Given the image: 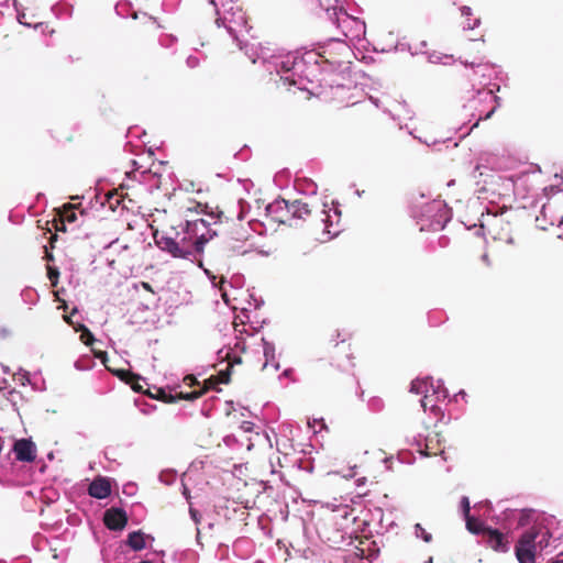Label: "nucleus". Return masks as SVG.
<instances>
[{"label": "nucleus", "mask_w": 563, "mask_h": 563, "mask_svg": "<svg viewBox=\"0 0 563 563\" xmlns=\"http://www.w3.org/2000/svg\"><path fill=\"white\" fill-rule=\"evenodd\" d=\"M449 220L450 216L446 206L442 201H432L427 203L426 211L421 216V221L428 222L421 224V230H442Z\"/></svg>", "instance_id": "obj_5"}, {"label": "nucleus", "mask_w": 563, "mask_h": 563, "mask_svg": "<svg viewBox=\"0 0 563 563\" xmlns=\"http://www.w3.org/2000/svg\"><path fill=\"white\" fill-rule=\"evenodd\" d=\"M426 456H431V455H437V452L434 451H430V446L429 444L427 443L426 444V450L422 452Z\"/></svg>", "instance_id": "obj_36"}, {"label": "nucleus", "mask_w": 563, "mask_h": 563, "mask_svg": "<svg viewBox=\"0 0 563 563\" xmlns=\"http://www.w3.org/2000/svg\"><path fill=\"white\" fill-rule=\"evenodd\" d=\"M487 543L495 551H507V545L505 542V536L498 531L497 529H487Z\"/></svg>", "instance_id": "obj_12"}, {"label": "nucleus", "mask_w": 563, "mask_h": 563, "mask_svg": "<svg viewBox=\"0 0 563 563\" xmlns=\"http://www.w3.org/2000/svg\"><path fill=\"white\" fill-rule=\"evenodd\" d=\"M96 355H97L98 357H103V356L106 355V353H104V352H100V353H98V354H96Z\"/></svg>", "instance_id": "obj_45"}, {"label": "nucleus", "mask_w": 563, "mask_h": 563, "mask_svg": "<svg viewBox=\"0 0 563 563\" xmlns=\"http://www.w3.org/2000/svg\"><path fill=\"white\" fill-rule=\"evenodd\" d=\"M466 528L474 534H486V530L489 529V527H485L479 519H476L472 516L466 517Z\"/></svg>", "instance_id": "obj_17"}, {"label": "nucleus", "mask_w": 563, "mask_h": 563, "mask_svg": "<svg viewBox=\"0 0 563 563\" xmlns=\"http://www.w3.org/2000/svg\"><path fill=\"white\" fill-rule=\"evenodd\" d=\"M273 444L265 424L249 421V464L258 473L273 474Z\"/></svg>", "instance_id": "obj_1"}, {"label": "nucleus", "mask_w": 563, "mask_h": 563, "mask_svg": "<svg viewBox=\"0 0 563 563\" xmlns=\"http://www.w3.org/2000/svg\"><path fill=\"white\" fill-rule=\"evenodd\" d=\"M282 201L284 202L283 209L286 208L294 218L306 219V217H308L311 212L308 208V205L300 200L294 201L290 206L285 200Z\"/></svg>", "instance_id": "obj_13"}, {"label": "nucleus", "mask_w": 563, "mask_h": 563, "mask_svg": "<svg viewBox=\"0 0 563 563\" xmlns=\"http://www.w3.org/2000/svg\"><path fill=\"white\" fill-rule=\"evenodd\" d=\"M77 220V216L75 212V207L73 205H66L63 207V210L59 212V219L54 220L56 231H66L65 222H75Z\"/></svg>", "instance_id": "obj_10"}, {"label": "nucleus", "mask_w": 563, "mask_h": 563, "mask_svg": "<svg viewBox=\"0 0 563 563\" xmlns=\"http://www.w3.org/2000/svg\"><path fill=\"white\" fill-rule=\"evenodd\" d=\"M115 375L125 383H132V380H137L141 378L139 375L126 369H119L115 372Z\"/></svg>", "instance_id": "obj_23"}, {"label": "nucleus", "mask_w": 563, "mask_h": 563, "mask_svg": "<svg viewBox=\"0 0 563 563\" xmlns=\"http://www.w3.org/2000/svg\"><path fill=\"white\" fill-rule=\"evenodd\" d=\"M8 380L5 378V371L2 368L0 369V391L7 388Z\"/></svg>", "instance_id": "obj_28"}, {"label": "nucleus", "mask_w": 563, "mask_h": 563, "mask_svg": "<svg viewBox=\"0 0 563 563\" xmlns=\"http://www.w3.org/2000/svg\"><path fill=\"white\" fill-rule=\"evenodd\" d=\"M354 355L352 343L342 340L336 343L329 355V362L321 364L322 373L329 378L338 379L341 375H353Z\"/></svg>", "instance_id": "obj_3"}, {"label": "nucleus", "mask_w": 563, "mask_h": 563, "mask_svg": "<svg viewBox=\"0 0 563 563\" xmlns=\"http://www.w3.org/2000/svg\"><path fill=\"white\" fill-rule=\"evenodd\" d=\"M77 312H78L77 308H74V309L71 310V312H70V314H69V316H64L65 321H66L68 324L73 325V327H74V329H75V328H77V327L75 325V323H74V321H73V316H74V314H76Z\"/></svg>", "instance_id": "obj_29"}, {"label": "nucleus", "mask_w": 563, "mask_h": 563, "mask_svg": "<svg viewBox=\"0 0 563 563\" xmlns=\"http://www.w3.org/2000/svg\"><path fill=\"white\" fill-rule=\"evenodd\" d=\"M238 218H239L240 220L243 218V210H241V211L239 212Z\"/></svg>", "instance_id": "obj_46"}, {"label": "nucleus", "mask_w": 563, "mask_h": 563, "mask_svg": "<svg viewBox=\"0 0 563 563\" xmlns=\"http://www.w3.org/2000/svg\"><path fill=\"white\" fill-rule=\"evenodd\" d=\"M561 219H562L561 217H560V218H553V217H552V218H551V223L553 224V223H554V221H556V220L561 222Z\"/></svg>", "instance_id": "obj_43"}, {"label": "nucleus", "mask_w": 563, "mask_h": 563, "mask_svg": "<svg viewBox=\"0 0 563 563\" xmlns=\"http://www.w3.org/2000/svg\"><path fill=\"white\" fill-rule=\"evenodd\" d=\"M145 394L151 398L162 400L166 404H173L178 399L194 400L202 396V391H191L186 394L180 391L176 395H172L159 387H154L153 390L147 389Z\"/></svg>", "instance_id": "obj_7"}, {"label": "nucleus", "mask_w": 563, "mask_h": 563, "mask_svg": "<svg viewBox=\"0 0 563 563\" xmlns=\"http://www.w3.org/2000/svg\"><path fill=\"white\" fill-rule=\"evenodd\" d=\"M128 545L134 551H141L145 548L144 534L141 531H133L128 536Z\"/></svg>", "instance_id": "obj_15"}, {"label": "nucleus", "mask_w": 563, "mask_h": 563, "mask_svg": "<svg viewBox=\"0 0 563 563\" xmlns=\"http://www.w3.org/2000/svg\"><path fill=\"white\" fill-rule=\"evenodd\" d=\"M461 14L465 19L463 22V26L468 30H474L478 26L481 20L479 18L473 16L472 9L470 7H462Z\"/></svg>", "instance_id": "obj_16"}, {"label": "nucleus", "mask_w": 563, "mask_h": 563, "mask_svg": "<svg viewBox=\"0 0 563 563\" xmlns=\"http://www.w3.org/2000/svg\"><path fill=\"white\" fill-rule=\"evenodd\" d=\"M252 301H254V306L256 309L260 308L261 303L255 297L254 295H249V301H247V305L251 306L252 305Z\"/></svg>", "instance_id": "obj_32"}, {"label": "nucleus", "mask_w": 563, "mask_h": 563, "mask_svg": "<svg viewBox=\"0 0 563 563\" xmlns=\"http://www.w3.org/2000/svg\"><path fill=\"white\" fill-rule=\"evenodd\" d=\"M12 451L19 462L32 463L36 459V445L31 439H19L13 443Z\"/></svg>", "instance_id": "obj_6"}, {"label": "nucleus", "mask_w": 563, "mask_h": 563, "mask_svg": "<svg viewBox=\"0 0 563 563\" xmlns=\"http://www.w3.org/2000/svg\"><path fill=\"white\" fill-rule=\"evenodd\" d=\"M88 494L97 499L107 498L111 494V484L106 477L95 478L88 487Z\"/></svg>", "instance_id": "obj_9"}, {"label": "nucleus", "mask_w": 563, "mask_h": 563, "mask_svg": "<svg viewBox=\"0 0 563 563\" xmlns=\"http://www.w3.org/2000/svg\"><path fill=\"white\" fill-rule=\"evenodd\" d=\"M59 308H63L65 311L67 310V303L65 300L62 301V306Z\"/></svg>", "instance_id": "obj_41"}, {"label": "nucleus", "mask_w": 563, "mask_h": 563, "mask_svg": "<svg viewBox=\"0 0 563 563\" xmlns=\"http://www.w3.org/2000/svg\"><path fill=\"white\" fill-rule=\"evenodd\" d=\"M428 383L423 379H416L411 382L410 391L415 394H423L427 391Z\"/></svg>", "instance_id": "obj_22"}, {"label": "nucleus", "mask_w": 563, "mask_h": 563, "mask_svg": "<svg viewBox=\"0 0 563 563\" xmlns=\"http://www.w3.org/2000/svg\"><path fill=\"white\" fill-rule=\"evenodd\" d=\"M118 242H119L118 240H115V241L111 242V244L109 245V247H113V246H115V245L118 244Z\"/></svg>", "instance_id": "obj_44"}, {"label": "nucleus", "mask_w": 563, "mask_h": 563, "mask_svg": "<svg viewBox=\"0 0 563 563\" xmlns=\"http://www.w3.org/2000/svg\"><path fill=\"white\" fill-rule=\"evenodd\" d=\"M219 383H222V384L229 383V373L228 372H220L217 376H211L209 379H207L205 382V388H202L200 391H202V395H203L207 389L213 388Z\"/></svg>", "instance_id": "obj_19"}, {"label": "nucleus", "mask_w": 563, "mask_h": 563, "mask_svg": "<svg viewBox=\"0 0 563 563\" xmlns=\"http://www.w3.org/2000/svg\"><path fill=\"white\" fill-rule=\"evenodd\" d=\"M271 347L268 345H263V353L266 357L265 363L263 364V368H265L268 365V357H269Z\"/></svg>", "instance_id": "obj_30"}, {"label": "nucleus", "mask_w": 563, "mask_h": 563, "mask_svg": "<svg viewBox=\"0 0 563 563\" xmlns=\"http://www.w3.org/2000/svg\"><path fill=\"white\" fill-rule=\"evenodd\" d=\"M240 20L242 24H246V18L243 14L240 16Z\"/></svg>", "instance_id": "obj_42"}, {"label": "nucleus", "mask_w": 563, "mask_h": 563, "mask_svg": "<svg viewBox=\"0 0 563 563\" xmlns=\"http://www.w3.org/2000/svg\"><path fill=\"white\" fill-rule=\"evenodd\" d=\"M420 402H421V406H422L423 410H427V405H428V404H427V396H424V397L420 400Z\"/></svg>", "instance_id": "obj_39"}, {"label": "nucleus", "mask_w": 563, "mask_h": 563, "mask_svg": "<svg viewBox=\"0 0 563 563\" xmlns=\"http://www.w3.org/2000/svg\"><path fill=\"white\" fill-rule=\"evenodd\" d=\"M212 238L209 234L208 222L205 219H197L188 222L186 235L177 241L179 249L188 251V255H177L176 257L189 260L191 262L199 261L198 256L203 253L205 244Z\"/></svg>", "instance_id": "obj_2"}, {"label": "nucleus", "mask_w": 563, "mask_h": 563, "mask_svg": "<svg viewBox=\"0 0 563 563\" xmlns=\"http://www.w3.org/2000/svg\"><path fill=\"white\" fill-rule=\"evenodd\" d=\"M539 532L537 529L531 528L525 531L520 539L518 540L515 548L521 549H534L536 550V539L538 538Z\"/></svg>", "instance_id": "obj_14"}, {"label": "nucleus", "mask_w": 563, "mask_h": 563, "mask_svg": "<svg viewBox=\"0 0 563 563\" xmlns=\"http://www.w3.org/2000/svg\"><path fill=\"white\" fill-rule=\"evenodd\" d=\"M268 496H266L264 493H261L258 495H256L255 499H254V504H253V507L257 508V509H261V506L260 504L263 503L264 499H266Z\"/></svg>", "instance_id": "obj_27"}, {"label": "nucleus", "mask_w": 563, "mask_h": 563, "mask_svg": "<svg viewBox=\"0 0 563 563\" xmlns=\"http://www.w3.org/2000/svg\"><path fill=\"white\" fill-rule=\"evenodd\" d=\"M47 277L52 283L53 287L57 286L58 278H59V271L56 267L47 266Z\"/></svg>", "instance_id": "obj_24"}, {"label": "nucleus", "mask_w": 563, "mask_h": 563, "mask_svg": "<svg viewBox=\"0 0 563 563\" xmlns=\"http://www.w3.org/2000/svg\"><path fill=\"white\" fill-rule=\"evenodd\" d=\"M551 208H552V206H551L550 203L544 205V206L542 207V211H541V212H542V214H543L544 217H547V212H548V210H551Z\"/></svg>", "instance_id": "obj_38"}, {"label": "nucleus", "mask_w": 563, "mask_h": 563, "mask_svg": "<svg viewBox=\"0 0 563 563\" xmlns=\"http://www.w3.org/2000/svg\"><path fill=\"white\" fill-rule=\"evenodd\" d=\"M483 260H484V261H487V260H488V255H487V254H484V255H483Z\"/></svg>", "instance_id": "obj_47"}, {"label": "nucleus", "mask_w": 563, "mask_h": 563, "mask_svg": "<svg viewBox=\"0 0 563 563\" xmlns=\"http://www.w3.org/2000/svg\"><path fill=\"white\" fill-rule=\"evenodd\" d=\"M283 201L267 202L264 198H256L254 206L249 203V210L255 209V218L249 221L252 230H256L255 225L264 224V220H272L273 223H284L286 220L277 214V211L283 210Z\"/></svg>", "instance_id": "obj_4"}, {"label": "nucleus", "mask_w": 563, "mask_h": 563, "mask_svg": "<svg viewBox=\"0 0 563 563\" xmlns=\"http://www.w3.org/2000/svg\"><path fill=\"white\" fill-rule=\"evenodd\" d=\"M416 531H420L421 533L419 534L426 542H430L432 540V537L430 533H428L422 527L420 523H417L416 525Z\"/></svg>", "instance_id": "obj_25"}, {"label": "nucleus", "mask_w": 563, "mask_h": 563, "mask_svg": "<svg viewBox=\"0 0 563 563\" xmlns=\"http://www.w3.org/2000/svg\"><path fill=\"white\" fill-rule=\"evenodd\" d=\"M140 379L137 380H132V383H129L132 387L133 390L135 391H143V386L139 383Z\"/></svg>", "instance_id": "obj_31"}, {"label": "nucleus", "mask_w": 563, "mask_h": 563, "mask_svg": "<svg viewBox=\"0 0 563 563\" xmlns=\"http://www.w3.org/2000/svg\"><path fill=\"white\" fill-rule=\"evenodd\" d=\"M156 244L163 250L169 252L174 257L177 255H188V251L179 249L177 241L169 236L156 239Z\"/></svg>", "instance_id": "obj_11"}, {"label": "nucleus", "mask_w": 563, "mask_h": 563, "mask_svg": "<svg viewBox=\"0 0 563 563\" xmlns=\"http://www.w3.org/2000/svg\"><path fill=\"white\" fill-rule=\"evenodd\" d=\"M495 102H496V107H494L486 115H485V119H489L492 117V114L494 113L495 109L497 107L500 106V98L499 97H495Z\"/></svg>", "instance_id": "obj_33"}, {"label": "nucleus", "mask_w": 563, "mask_h": 563, "mask_svg": "<svg viewBox=\"0 0 563 563\" xmlns=\"http://www.w3.org/2000/svg\"><path fill=\"white\" fill-rule=\"evenodd\" d=\"M57 241V234H51L49 236V245H51V249H54V243Z\"/></svg>", "instance_id": "obj_37"}, {"label": "nucleus", "mask_w": 563, "mask_h": 563, "mask_svg": "<svg viewBox=\"0 0 563 563\" xmlns=\"http://www.w3.org/2000/svg\"><path fill=\"white\" fill-rule=\"evenodd\" d=\"M141 285H142L143 289H145L146 291H150V292L154 294V290H153V288H152V286H151V284H150V283H147V282H142V283H141Z\"/></svg>", "instance_id": "obj_35"}, {"label": "nucleus", "mask_w": 563, "mask_h": 563, "mask_svg": "<svg viewBox=\"0 0 563 563\" xmlns=\"http://www.w3.org/2000/svg\"><path fill=\"white\" fill-rule=\"evenodd\" d=\"M515 553L519 563H534L536 562V550L534 549H521L515 548Z\"/></svg>", "instance_id": "obj_18"}, {"label": "nucleus", "mask_w": 563, "mask_h": 563, "mask_svg": "<svg viewBox=\"0 0 563 563\" xmlns=\"http://www.w3.org/2000/svg\"><path fill=\"white\" fill-rule=\"evenodd\" d=\"M322 218H321V221L325 223V228H324V231L330 235V236H335L338 235L339 233V230L338 229H333V224L332 222L330 221V214L325 211V210H322Z\"/></svg>", "instance_id": "obj_21"}, {"label": "nucleus", "mask_w": 563, "mask_h": 563, "mask_svg": "<svg viewBox=\"0 0 563 563\" xmlns=\"http://www.w3.org/2000/svg\"><path fill=\"white\" fill-rule=\"evenodd\" d=\"M122 249H123L124 251H128V250H129V246H128V245H123V246H122Z\"/></svg>", "instance_id": "obj_48"}, {"label": "nucleus", "mask_w": 563, "mask_h": 563, "mask_svg": "<svg viewBox=\"0 0 563 563\" xmlns=\"http://www.w3.org/2000/svg\"><path fill=\"white\" fill-rule=\"evenodd\" d=\"M103 523L109 530H123L128 523V515L122 508L111 507L103 514Z\"/></svg>", "instance_id": "obj_8"}, {"label": "nucleus", "mask_w": 563, "mask_h": 563, "mask_svg": "<svg viewBox=\"0 0 563 563\" xmlns=\"http://www.w3.org/2000/svg\"><path fill=\"white\" fill-rule=\"evenodd\" d=\"M461 505H462V509H463V515L464 517H468L471 516L470 515V511H471V506H470V500L467 497H463L462 500H461Z\"/></svg>", "instance_id": "obj_26"}, {"label": "nucleus", "mask_w": 563, "mask_h": 563, "mask_svg": "<svg viewBox=\"0 0 563 563\" xmlns=\"http://www.w3.org/2000/svg\"><path fill=\"white\" fill-rule=\"evenodd\" d=\"M185 380H189V382H190V384H191V383H196V378H195L194 376H191V375H190V376H187V377L185 378Z\"/></svg>", "instance_id": "obj_40"}, {"label": "nucleus", "mask_w": 563, "mask_h": 563, "mask_svg": "<svg viewBox=\"0 0 563 563\" xmlns=\"http://www.w3.org/2000/svg\"><path fill=\"white\" fill-rule=\"evenodd\" d=\"M76 331H81L80 340L86 345H92L95 342V336L91 331L84 324H78V328H75Z\"/></svg>", "instance_id": "obj_20"}, {"label": "nucleus", "mask_w": 563, "mask_h": 563, "mask_svg": "<svg viewBox=\"0 0 563 563\" xmlns=\"http://www.w3.org/2000/svg\"><path fill=\"white\" fill-rule=\"evenodd\" d=\"M44 252H45L44 258L47 262H53L54 261V255L48 251V247L46 245L44 246Z\"/></svg>", "instance_id": "obj_34"}]
</instances>
